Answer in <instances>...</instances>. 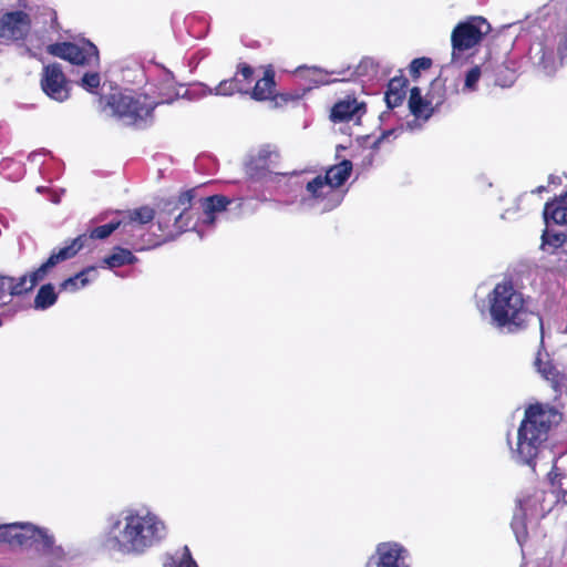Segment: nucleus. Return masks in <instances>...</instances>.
Returning a JSON list of instances; mask_svg holds the SVG:
<instances>
[{"instance_id":"35","label":"nucleus","mask_w":567,"mask_h":567,"mask_svg":"<svg viewBox=\"0 0 567 567\" xmlns=\"http://www.w3.org/2000/svg\"><path fill=\"white\" fill-rule=\"evenodd\" d=\"M432 61L429 58L414 59L410 64V73L416 76L421 70H426L431 66Z\"/></svg>"},{"instance_id":"1","label":"nucleus","mask_w":567,"mask_h":567,"mask_svg":"<svg viewBox=\"0 0 567 567\" xmlns=\"http://www.w3.org/2000/svg\"><path fill=\"white\" fill-rule=\"evenodd\" d=\"M168 536L165 519L150 507H125L106 516L101 547L111 555L143 557Z\"/></svg>"},{"instance_id":"41","label":"nucleus","mask_w":567,"mask_h":567,"mask_svg":"<svg viewBox=\"0 0 567 567\" xmlns=\"http://www.w3.org/2000/svg\"><path fill=\"white\" fill-rule=\"evenodd\" d=\"M316 83H318V84H328L329 81L323 80V79H319V80H316Z\"/></svg>"},{"instance_id":"42","label":"nucleus","mask_w":567,"mask_h":567,"mask_svg":"<svg viewBox=\"0 0 567 567\" xmlns=\"http://www.w3.org/2000/svg\"><path fill=\"white\" fill-rule=\"evenodd\" d=\"M558 179V177L554 176V175H550L549 176V183H556V181Z\"/></svg>"},{"instance_id":"5","label":"nucleus","mask_w":567,"mask_h":567,"mask_svg":"<svg viewBox=\"0 0 567 567\" xmlns=\"http://www.w3.org/2000/svg\"><path fill=\"white\" fill-rule=\"evenodd\" d=\"M557 416L558 414L548 406L542 404L528 406L518 426L515 444L508 440L511 458L534 468L535 460L543 451L550 426Z\"/></svg>"},{"instance_id":"16","label":"nucleus","mask_w":567,"mask_h":567,"mask_svg":"<svg viewBox=\"0 0 567 567\" xmlns=\"http://www.w3.org/2000/svg\"><path fill=\"white\" fill-rule=\"evenodd\" d=\"M277 163L269 162H258V156L255 155L250 158V161L246 165V173L248 177L256 182H276L279 176L287 177L286 174L276 173L272 171V167Z\"/></svg>"},{"instance_id":"45","label":"nucleus","mask_w":567,"mask_h":567,"mask_svg":"<svg viewBox=\"0 0 567 567\" xmlns=\"http://www.w3.org/2000/svg\"><path fill=\"white\" fill-rule=\"evenodd\" d=\"M565 495H567V491L565 492Z\"/></svg>"},{"instance_id":"7","label":"nucleus","mask_w":567,"mask_h":567,"mask_svg":"<svg viewBox=\"0 0 567 567\" xmlns=\"http://www.w3.org/2000/svg\"><path fill=\"white\" fill-rule=\"evenodd\" d=\"M0 543L50 553L54 546V537L47 528L30 523H12L0 525Z\"/></svg>"},{"instance_id":"30","label":"nucleus","mask_w":567,"mask_h":567,"mask_svg":"<svg viewBox=\"0 0 567 567\" xmlns=\"http://www.w3.org/2000/svg\"><path fill=\"white\" fill-rule=\"evenodd\" d=\"M121 223L118 220L111 221L106 225L97 226L93 228L90 234H84L86 239L84 240V245L89 239H105L107 238L114 230L120 228Z\"/></svg>"},{"instance_id":"15","label":"nucleus","mask_w":567,"mask_h":567,"mask_svg":"<svg viewBox=\"0 0 567 567\" xmlns=\"http://www.w3.org/2000/svg\"><path fill=\"white\" fill-rule=\"evenodd\" d=\"M364 112L365 107L363 103H359L355 99H347L334 104L330 117L336 123L351 120L358 122Z\"/></svg>"},{"instance_id":"6","label":"nucleus","mask_w":567,"mask_h":567,"mask_svg":"<svg viewBox=\"0 0 567 567\" xmlns=\"http://www.w3.org/2000/svg\"><path fill=\"white\" fill-rule=\"evenodd\" d=\"M487 300L491 323L502 332H519L534 318L543 327L542 318L529 310L527 299L511 281L497 284Z\"/></svg>"},{"instance_id":"14","label":"nucleus","mask_w":567,"mask_h":567,"mask_svg":"<svg viewBox=\"0 0 567 567\" xmlns=\"http://www.w3.org/2000/svg\"><path fill=\"white\" fill-rule=\"evenodd\" d=\"M377 567H410L409 553L399 543H382L377 547Z\"/></svg>"},{"instance_id":"19","label":"nucleus","mask_w":567,"mask_h":567,"mask_svg":"<svg viewBox=\"0 0 567 567\" xmlns=\"http://www.w3.org/2000/svg\"><path fill=\"white\" fill-rule=\"evenodd\" d=\"M28 291L25 277L0 276V306L11 301L12 297Z\"/></svg>"},{"instance_id":"26","label":"nucleus","mask_w":567,"mask_h":567,"mask_svg":"<svg viewBox=\"0 0 567 567\" xmlns=\"http://www.w3.org/2000/svg\"><path fill=\"white\" fill-rule=\"evenodd\" d=\"M164 567H198L189 548L184 546L165 557Z\"/></svg>"},{"instance_id":"10","label":"nucleus","mask_w":567,"mask_h":567,"mask_svg":"<svg viewBox=\"0 0 567 567\" xmlns=\"http://www.w3.org/2000/svg\"><path fill=\"white\" fill-rule=\"evenodd\" d=\"M85 239V235L78 236L70 243V245L59 249L58 251H53L48 260L43 262L37 270L30 272L29 275H23L22 277L27 278L28 291H31L39 281L44 279L49 270L52 269L55 265L75 256L76 252L84 247Z\"/></svg>"},{"instance_id":"43","label":"nucleus","mask_w":567,"mask_h":567,"mask_svg":"<svg viewBox=\"0 0 567 567\" xmlns=\"http://www.w3.org/2000/svg\"><path fill=\"white\" fill-rule=\"evenodd\" d=\"M512 209H507L503 215H502V218H507V215L511 213Z\"/></svg>"},{"instance_id":"29","label":"nucleus","mask_w":567,"mask_h":567,"mask_svg":"<svg viewBox=\"0 0 567 567\" xmlns=\"http://www.w3.org/2000/svg\"><path fill=\"white\" fill-rule=\"evenodd\" d=\"M542 248L553 247L554 249L561 248L563 251L567 252V236L564 233L554 231L548 229L544 230L542 235Z\"/></svg>"},{"instance_id":"22","label":"nucleus","mask_w":567,"mask_h":567,"mask_svg":"<svg viewBox=\"0 0 567 567\" xmlns=\"http://www.w3.org/2000/svg\"><path fill=\"white\" fill-rule=\"evenodd\" d=\"M406 80L404 78H393L388 85L385 102L389 109L399 106L405 97Z\"/></svg>"},{"instance_id":"32","label":"nucleus","mask_w":567,"mask_h":567,"mask_svg":"<svg viewBox=\"0 0 567 567\" xmlns=\"http://www.w3.org/2000/svg\"><path fill=\"white\" fill-rule=\"evenodd\" d=\"M512 528L516 535L517 542H522L526 538V526L522 514L515 513L512 520Z\"/></svg>"},{"instance_id":"9","label":"nucleus","mask_w":567,"mask_h":567,"mask_svg":"<svg viewBox=\"0 0 567 567\" xmlns=\"http://www.w3.org/2000/svg\"><path fill=\"white\" fill-rule=\"evenodd\" d=\"M489 31V23L478 16L470 17L457 23L451 34L452 61L455 62L458 54L480 44Z\"/></svg>"},{"instance_id":"20","label":"nucleus","mask_w":567,"mask_h":567,"mask_svg":"<svg viewBox=\"0 0 567 567\" xmlns=\"http://www.w3.org/2000/svg\"><path fill=\"white\" fill-rule=\"evenodd\" d=\"M543 215L547 227L551 223L567 224V193L555 202L546 203Z\"/></svg>"},{"instance_id":"36","label":"nucleus","mask_w":567,"mask_h":567,"mask_svg":"<svg viewBox=\"0 0 567 567\" xmlns=\"http://www.w3.org/2000/svg\"><path fill=\"white\" fill-rule=\"evenodd\" d=\"M535 365L537 367L538 372L546 379L551 380L555 377V368L549 363H543L540 358H537L535 361Z\"/></svg>"},{"instance_id":"33","label":"nucleus","mask_w":567,"mask_h":567,"mask_svg":"<svg viewBox=\"0 0 567 567\" xmlns=\"http://www.w3.org/2000/svg\"><path fill=\"white\" fill-rule=\"evenodd\" d=\"M256 155L258 156V162L277 163L279 159L278 151L270 145L260 147Z\"/></svg>"},{"instance_id":"23","label":"nucleus","mask_w":567,"mask_h":567,"mask_svg":"<svg viewBox=\"0 0 567 567\" xmlns=\"http://www.w3.org/2000/svg\"><path fill=\"white\" fill-rule=\"evenodd\" d=\"M274 90L275 73L271 69H267L264 78L257 81L251 92V97L257 101L268 100L272 96Z\"/></svg>"},{"instance_id":"38","label":"nucleus","mask_w":567,"mask_h":567,"mask_svg":"<svg viewBox=\"0 0 567 567\" xmlns=\"http://www.w3.org/2000/svg\"><path fill=\"white\" fill-rule=\"evenodd\" d=\"M373 68H374L373 61L370 59H365L359 64L355 73L358 75H363L368 72L369 69H373Z\"/></svg>"},{"instance_id":"44","label":"nucleus","mask_w":567,"mask_h":567,"mask_svg":"<svg viewBox=\"0 0 567 567\" xmlns=\"http://www.w3.org/2000/svg\"><path fill=\"white\" fill-rule=\"evenodd\" d=\"M514 213L518 212L519 210V206H518V203H516L515 207H514Z\"/></svg>"},{"instance_id":"12","label":"nucleus","mask_w":567,"mask_h":567,"mask_svg":"<svg viewBox=\"0 0 567 567\" xmlns=\"http://www.w3.org/2000/svg\"><path fill=\"white\" fill-rule=\"evenodd\" d=\"M30 30L29 16L23 11L0 14V43H11L24 39Z\"/></svg>"},{"instance_id":"2","label":"nucleus","mask_w":567,"mask_h":567,"mask_svg":"<svg viewBox=\"0 0 567 567\" xmlns=\"http://www.w3.org/2000/svg\"><path fill=\"white\" fill-rule=\"evenodd\" d=\"M352 172V163L348 159L331 166L324 175L309 173H291L281 194L298 193L287 200L296 205L300 212L323 214L338 207L343 200L341 186Z\"/></svg>"},{"instance_id":"8","label":"nucleus","mask_w":567,"mask_h":567,"mask_svg":"<svg viewBox=\"0 0 567 567\" xmlns=\"http://www.w3.org/2000/svg\"><path fill=\"white\" fill-rule=\"evenodd\" d=\"M567 52V38L564 34H544L529 49L533 63L545 74L553 75L563 65Z\"/></svg>"},{"instance_id":"27","label":"nucleus","mask_w":567,"mask_h":567,"mask_svg":"<svg viewBox=\"0 0 567 567\" xmlns=\"http://www.w3.org/2000/svg\"><path fill=\"white\" fill-rule=\"evenodd\" d=\"M91 274H93V275L96 274V269L94 267H89V268L80 271L75 276L65 279L61 284V289L65 290V291L74 292L81 288H84L91 281V279L89 278V275H91Z\"/></svg>"},{"instance_id":"17","label":"nucleus","mask_w":567,"mask_h":567,"mask_svg":"<svg viewBox=\"0 0 567 567\" xmlns=\"http://www.w3.org/2000/svg\"><path fill=\"white\" fill-rule=\"evenodd\" d=\"M197 96L204 95H219L230 96L234 93H247V85L241 84L239 78L234 76L228 80H223L216 87L212 89L203 83L196 85Z\"/></svg>"},{"instance_id":"37","label":"nucleus","mask_w":567,"mask_h":567,"mask_svg":"<svg viewBox=\"0 0 567 567\" xmlns=\"http://www.w3.org/2000/svg\"><path fill=\"white\" fill-rule=\"evenodd\" d=\"M252 73H254V70L249 66V65H246V64H243L238 72L236 73L235 76H243V80H240L241 82L243 81H246L247 85L251 82V76H252Z\"/></svg>"},{"instance_id":"11","label":"nucleus","mask_w":567,"mask_h":567,"mask_svg":"<svg viewBox=\"0 0 567 567\" xmlns=\"http://www.w3.org/2000/svg\"><path fill=\"white\" fill-rule=\"evenodd\" d=\"M48 52L78 65H90L99 61V51L90 42L83 47L70 42L54 43L48 47Z\"/></svg>"},{"instance_id":"28","label":"nucleus","mask_w":567,"mask_h":567,"mask_svg":"<svg viewBox=\"0 0 567 567\" xmlns=\"http://www.w3.org/2000/svg\"><path fill=\"white\" fill-rule=\"evenodd\" d=\"M58 296L54 291V287L51 284L43 285L35 298H34V308L38 310H44L50 308L56 302Z\"/></svg>"},{"instance_id":"34","label":"nucleus","mask_w":567,"mask_h":567,"mask_svg":"<svg viewBox=\"0 0 567 567\" xmlns=\"http://www.w3.org/2000/svg\"><path fill=\"white\" fill-rule=\"evenodd\" d=\"M101 79L99 73H85L81 80V85L87 91H93L100 85Z\"/></svg>"},{"instance_id":"31","label":"nucleus","mask_w":567,"mask_h":567,"mask_svg":"<svg viewBox=\"0 0 567 567\" xmlns=\"http://www.w3.org/2000/svg\"><path fill=\"white\" fill-rule=\"evenodd\" d=\"M481 75H482V71H481L480 66L475 65L472 69H470L465 74L462 92L471 93V92L476 91L477 83L481 79Z\"/></svg>"},{"instance_id":"13","label":"nucleus","mask_w":567,"mask_h":567,"mask_svg":"<svg viewBox=\"0 0 567 567\" xmlns=\"http://www.w3.org/2000/svg\"><path fill=\"white\" fill-rule=\"evenodd\" d=\"M41 87L50 99L56 102H64L70 96L65 75L58 63L48 64L43 68Z\"/></svg>"},{"instance_id":"18","label":"nucleus","mask_w":567,"mask_h":567,"mask_svg":"<svg viewBox=\"0 0 567 567\" xmlns=\"http://www.w3.org/2000/svg\"><path fill=\"white\" fill-rule=\"evenodd\" d=\"M127 221L128 219L124 216L118 219V223H121L118 229L123 235V240L125 244L132 246L136 250L154 248L161 244V241L153 243L152 240H145L144 229L142 227H132L133 229H128V227H126Z\"/></svg>"},{"instance_id":"24","label":"nucleus","mask_w":567,"mask_h":567,"mask_svg":"<svg viewBox=\"0 0 567 567\" xmlns=\"http://www.w3.org/2000/svg\"><path fill=\"white\" fill-rule=\"evenodd\" d=\"M123 216L128 219L126 223V227H128V229H133L132 227H142L144 229L145 225L154 219L155 213L152 208L143 206L137 209L130 210Z\"/></svg>"},{"instance_id":"25","label":"nucleus","mask_w":567,"mask_h":567,"mask_svg":"<svg viewBox=\"0 0 567 567\" xmlns=\"http://www.w3.org/2000/svg\"><path fill=\"white\" fill-rule=\"evenodd\" d=\"M136 261L137 258L132 254V251L122 247H115L113 252L103 259V264L110 269L124 265H132Z\"/></svg>"},{"instance_id":"39","label":"nucleus","mask_w":567,"mask_h":567,"mask_svg":"<svg viewBox=\"0 0 567 567\" xmlns=\"http://www.w3.org/2000/svg\"><path fill=\"white\" fill-rule=\"evenodd\" d=\"M396 131L395 130H388L384 131L373 143V148H378L379 145L384 141L388 140L390 136L396 137Z\"/></svg>"},{"instance_id":"40","label":"nucleus","mask_w":567,"mask_h":567,"mask_svg":"<svg viewBox=\"0 0 567 567\" xmlns=\"http://www.w3.org/2000/svg\"><path fill=\"white\" fill-rule=\"evenodd\" d=\"M544 190H546L545 186H538L536 189L533 190V193H542Z\"/></svg>"},{"instance_id":"3","label":"nucleus","mask_w":567,"mask_h":567,"mask_svg":"<svg viewBox=\"0 0 567 567\" xmlns=\"http://www.w3.org/2000/svg\"><path fill=\"white\" fill-rule=\"evenodd\" d=\"M195 189L181 193L176 198H169L161 204L157 213L158 228L168 237H175L184 231L193 230L202 238L210 230L219 214H223L230 200L220 195L206 197L200 200L202 214L195 212L193 200Z\"/></svg>"},{"instance_id":"4","label":"nucleus","mask_w":567,"mask_h":567,"mask_svg":"<svg viewBox=\"0 0 567 567\" xmlns=\"http://www.w3.org/2000/svg\"><path fill=\"white\" fill-rule=\"evenodd\" d=\"M182 85H177L174 75L168 70H163L157 84V97L151 99L147 95L133 96L126 93L112 94L109 99V106L114 116L125 125L141 126L152 118L154 109L159 104H169L178 97L193 99L197 96L196 86L181 93Z\"/></svg>"},{"instance_id":"21","label":"nucleus","mask_w":567,"mask_h":567,"mask_svg":"<svg viewBox=\"0 0 567 567\" xmlns=\"http://www.w3.org/2000/svg\"><path fill=\"white\" fill-rule=\"evenodd\" d=\"M409 109L416 118L429 120L432 114L431 102L424 100L419 87H412L409 97Z\"/></svg>"}]
</instances>
